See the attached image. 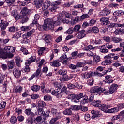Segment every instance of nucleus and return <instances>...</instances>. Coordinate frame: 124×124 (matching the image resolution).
Segmentation results:
<instances>
[{
  "label": "nucleus",
  "instance_id": "nucleus-56",
  "mask_svg": "<svg viewBox=\"0 0 124 124\" xmlns=\"http://www.w3.org/2000/svg\"><path fill=\"white\" fill-rule=\"evenodd\" d=\"M68 78H69L68 76H67L66 74H64L62 76V78L63 81H68L69 80Z\"/></svg>",
  "mask_w": 124,
  "mask_h": 124
},
{
  "label": "nucleus",
  "instance_id": "nucleus-36",
  "mask_svg": "<svg viewBox=\"0 0 124 124\" xmlns=\"http://www.w3.org/2000/svg\"><path fill=\"white\" fill-rule=\"evenodd\" d=\"M93 62L95 63H97L100 62V56L98 55H95L93 57Z\"/></svg>",
  "mask_w": 124,
  "mask_h": 124
},
{
  "label": "nucleus",
  "instance_id": "nucleus-47",
  "mask_svg": "<svg viewBox=\"0 0 124 124\" xmlns=\"http://www.w3.org/2000/svg\"><path fill=\"white\" fill-rule=\"evenodd\" d=\"M46 49V48H45V47H42L40 48L38 52V55L39 56H41V55H42V54L44 53V51H45Z\"/></svg>",
  "mask_w": 124,
  "mask_h": 124
},
{
  "label": "nucleus",
  "instance_id": "nucleus-38",
  "mask_svg": "<svg viewBox=\"0 0 124 124\" xmlns=\"http://www.w3.org/2000/svg\"><path fill=\"white\" fill-rule=\"evenodd\" d=\"M124 11L122 10L116 11L113 13V15H116V16H122V15H124Z\"/></svg>",
  "mask_w": 124,
  "mask_h": 124
},
{
  "label": "nucleus",
  "instance_id": "nucleus-41",
  "mask_svg": "<svg viewBox=\"0 0 124 124\" xmlns=\"http://www.w3.org/2000/svg\"><path fill=\"white\" fill-rule=\"evenodd\" d=\"M38 105L41 107H44V106H46V104L43 101H41V100H39L37 102Z\"/></svg>",
  "mask_w": 124,
  "mask_h": 124
},
{
  "label": "nucleus",
  "instance_id": "nucleus-53",
  "mask_svg": "<svg viewBox=\"0 0 124 124\" xmlns=\"http://www.w3.org/2000/svg\"><path fill=\"white\" fill-rule=\"evenodd\" d=\"M55 118H52L50 121V124H55L58 120L59 119H61V118H59L58 116H55Z\"/></svg>",
  "mask_w": 124,
  "mask_h": 124
},
{
  "label": "nucleus",
  "instance_id": "nucleus-15",
  "mask_svg": "<svg viewBox=\"0 0 124 124\" xmlns=\"http://www.w3.org/2000/svg\"><path fill=\"white\" fill-rule=\"evenodd\" d=\"M60 60L63 64H66V63L67 62V56L66 55V54L64 53L62 54L60 58Z\"/></svg>",
  "mask_w": 124,
  "mask_h": 124
},
{
  "label": "nucleus",
  "instance_id": "nucleus-57",
  "mask_svg": "<svg viewBox=\"0 0 124 124\" xmlns=\"http://www.w3.org/2000/svg\"><path fill=\"white\" fill-rule=\"evenodd\" d=\"M66 90H67V88L66 87V86H63V87L62 89V92L63 93L64 95L68 93V91H66Z\"/></svg>",
  "mask_w": 124,
  "mask_h": 124
},
{
  "label": "nucleus",
  "instance_id": "nucleus-18",
  "mask_svg": "<svg viewBox=\"0 0 124 124\" xmlns=\"http://www.w3.org/2000/svg\"><path fill=\"white\" fill-rule=\"evenodd\" d=\"M90 42L91 44H101L102 43V41L101 39L93 38L91 40Z\"/></svg>",
  "mask_w": 124,
  "mask_h": 124
},
{
  "label": "nucleus",
  "instance_id": "nucleus-10",
  "mask_svg": "<svg viewBox=\"0 0 124 124\" xmlns=\"http://www.w3.org/2000/svg\"><path fill=\"white\" fill-rule=\"evenodd\" d=\"M120 111L119 108L114 107L110 109H106V111H104L105 113H109L110 114H114L115 113H118Z\"/></svg>",
  "mask_w": 124,
  "mask_h": 124
},
{
  "label": "nucleus",
  "instance_id": "nucleus-44",
  "mask_svg": "<svg viewBox=\"0 0 124 124\" xmlns=\"http://www.w3.org/2000/svg\"><path fill=\"white\" fill-rule=\"evenodd\" d=\"M88 18H90V16L88 14H83L80 16L81 21H83V20H85V19H88Z\"/></svg>",
  "mask_w": 124,
  "mask_h": 124
},
{
  "label": "nucleus",
  "instance_id": "nucleus-43",
  "mask_svg": "<svg viewBox=\"0 0 124 124\" xmlns=\"http://www.w3.org/2000/svg\"><path fill=\"white\" fill-rule=\"evenodd\" d=\"M86 64H88V62H78V63H77L76 64V66L77 67H82L83 66H84V65H86Z\"/></svg>",
  "mask_w": 124,
  "mask_h": 124
},
{
  "label": "nucleus",
  "instance_id": "nucleus-40",
  "mask_svg": "<svg viewBox=\"0 0 124 124\" xmlns=\"http://www.w3.org/2000/svg\"><path fill=\"white\" fill-rule=\"evenodd\" d=\"M31 90L33 91V92H38L39 90H40V86L38 85H33L31 87Z\"/></svg>",
  "mask_w": 124,
  "mask_h": 124
},
{
  "label": "nucleus",
  "instance_id": "nucleus-58",
  "mask_svg": "<svg viewBox=\"0 0 124 124\" xmlns=\"http://www.w3.org/2000/svg\"><path fill=\"white\" fill-rule=\"evenodd\" d=\"M58 73L60 75H63L64 74H66L67 73V71L66 70L60 69L58 71Z\"/></svg>",
  "mask_w": 124,
  "mask_h": 124
},
{
  "label": "nucleus",
  "instance_id": "nucleus-33",
  "mask_svg": "<svg viewBox=\"0 0 124 124\" xmlns=\"http://www.w3.org/2000/svg\"><path fill=\"white\" fill-rule=\"evenodd\" d=\"M94 48H96V46L93 47L92 45H89L87 46H85L83 48V50L84 51H91V50H93V49H94Z\"/></svg>",
  "mask_w": 124,
  "mask_h": 124
},
{
  "label": "nucleus",
  "instance_id": "nucleus-64",
  "mask_svg": "<svg viewBox=\"0 0 124 124\" xmlns=\"http://www.w3.org/2000/svg\"><path fill=\"white\" fill-rule=\"evenodd\" d=\"M88 96H86L85 97V98H84L81 102L80 103L81 104H85L86 103H88Z\"/></svg>",
  "mask_w": 124,
  "mask_h": 124
},
{
  "label": "nucleus",
  "instance_id": "nucleus-13",
  "mask_svg": "<svg viewBox=\"0 0 124 124\" xmlns=\"http://www.w3.org/2000/svg\"><path fill=\"white\" fill-rule=\"evenodd\" d=\"M100 21L101 22L102 25H103L104 26H106V25H108V24H110L109 18L105 17L101 18L100 19Z\"/></svg>",
  "mask_w": 124,
  "mask_h": 124
},
{
  "label": "nucleus",
  "instance_id": "nucleus-20",
  "mask_svg": "<svg viewBox=\"0 0 124 124\" xmlns=\"http://www.w3.org/2000/svg\"><path fill=\"white\" fill-rule=\"evenodd\" d=\"M11 14L12 16H13L14 18H15V20H16V21L20 19V16L19 15L18 12L16 10H14L12 11Z\"/></svg>",
  "mask_w": 124,
  "mask_h": 124
},
{
  "label": "nucleus",
  "instance_id": "nucleus-16",
  "mask_svg": "<svg viewBox=\"0 0 124 124\" xmlns=\"http://www.w3.org/2000/svg\"><path fill=\"white\" fill-rule=\"evenodd\" d=\"M34 4L36 8H40V7H42V4H43V0H35L34 1Z\"/></svg>",
  "mask_w": 124,
  "mask_h": 124
},
{
  "label": "nucleus",
  "instance_id": "nucleus-30",
  "mask_svg": "<svg viewBox=\"0 0 124 124\" xmlns=\"http://www.w3.org/2000/svg\"><path fill=\"white\" fill-rule=\"evenodd\" d=\"M8 67L9 69H12L14 67V61L13 60L7 61Z\"/></svg>",
  "mask_w": 124,
  "mask_h": 124
},
{
  "label": "nucleus",
  "instance_id": "nucleus-3",
  "mask_svg": "<svg viewBox=\"0 0 124 124\" xmlns=\"http://www.w3.org/2000/svg\"><path fill=\"white\" fill-rule=\"evenodd\" d=\"M47 93H50L52 95H55L57 98H62V95L64 94L62 92V89L59 88H58L57 90H54L53 89L48 90Z\"/></svg>",
  "mask_w": 124,
  "mask_h": 124
},
{
  "label": "nucleus",
  "instance_id": "nucleus-61",
  "mask_svg": "<svg viewBox=\"0 0 124 124\" xmlns=\"http://www.w3.org/2000/svg\"><path fill=\"white\" fill-rule=\"evenodd\" d=\"M63 14L64 16H65L66 18H70V17H71V14L67 12L64 11L63 12Z\"/></svg>",
  "mask_w": 124,
  "mask_h": 124
},
{
  "label": "nucleus",
  "instance_id": "nucleus-22",
  "mask_svg": "<svg viewBox=\"0 0 124 124\" xmlns=\"http://www.w3.org/2000/svg\"><path fill=\"white\" fill-rule=\"evenodd\" d=\"M118 87L117 84H112L111 85L110 88H109L110 93L112 94L114 92H116V91L118 90Z\"/></svg>",
  "mask_w": 124,
  "mask_h": 124
},
{
  "label": "nucleus",
  "instance_id": "nucleus-19",
  "mask_svg": "<svg viewBox=\"0 0 124 124\" xmlns=\"http://www.w3.org/2000/svg\"><path fill=\"white\" fill-rule=\"evenodd\" d=\"M9 25V23L3 22V20H1V23H0V28H1V31H4Z\"/></svg>",
  "mask_w": 124,
  "mask_h": 124
},
{
  "label": "nucleus",
  "instance_id": "nucleus-7",
  "mask_svg": "<svg viewBox=\"0 0 124 124\" xmlns=\"http://www.w3.org/2000/svg\"><path fill=\"white\" fill-rule=\"evenodd\" d=\"M104 59H108V60H110V61H115L116 60H118L119 55L115 56V53H110L105 56Z\"/></svg>",
  "mask_w": 124,
  "mask_h": 124
},
{
  "label": "nucleus",
  "instance_id": "nucleus-26",
  "mask_svg": "<svg viewBox=\"0 0 124 124\" xmlns=\"http://www.w3.org/2000/svg\"><path fill=\"white\" fill-rule=\"evenodd\" d=\"M57 18L58 20H59V21H62L63 23H66V24H68V23H69V21L62 18V14H59Z\"/></svg>",
  "mask_w": 124,
  "mask_h": 124
},
{
  "label": "nucleus",
  "instance_id": "nucleus-31",
  "mask_svg": "<svg viewBox=\"0 0 124 124\" xmlns=\"http://www.w3.org/2000/svg\"><path fill=\"white\" fill-rule=\"evenodd\" d=\"M36 61V56H33L30 57L29 60L26 61V62H28L30 64L31 63V62H33Z\"/></svg>",
  "mask_w": 124,
  "mask_h": 124
},
{
  "label": "nucleus",
  "instance_id": "nucleus-24",
  "mask_svg": "<svg viewBox=\"0 0 124 124\" xmlns=\"http://www.w3.org/2000/svg\"><path fill=\"white\" fill-rule=\"evenodd\" d=\"M51 4H52V3L49 1H46L44 3V5L43 6L42 9L43 10H46V9H48L49 6H51Z\"/></svg>",
  "mask_w": 124,
  "mask_h": 124
},
{
  "label": "nucleus",
  "instance_id": "nucleus-25",
  "mask_svg": "<svg viewBox=\"0 0 124 124\" xmlns=\"http://www.w3.org/2000/svg\"><path fill=\"white\" fill-rule=\"evenodd\" d=\"M105 82L108 84H111V83H113L112 77L111 76H106L105 77Z\"/></svg>",
  "mask_w": 124,
  "mask_h": 124
},
{
  "label": "nucleus",
  "instance_id": "nucleus-59",
  "mask_svg": "<svg viewBox=\"0 0 124 124\" xmlns=\"http://www.w3.org/2000/svg\"><path fill=\"white\" fill-rule=\"evenodd\" d=\"M96 23V20H95V19H92L91 20H90V21L89 22L88 25L93 26V25H94V24H95Z\"/></svg>",
  "mask_w": 124,
  "mask_h": 124
},
{
  "label": "nucleus",
  "instance_id": "nucleus-51",
  "mask_svg": "<svg viewBox=\"0 0 124 124\" xmlns=\"http://www.w3.org/2000/svg\"><path fill=\"white\" fill-rule=\"evenodd\" d=\"M6 102L4 101L0 102V109H5Z\"/></svg>",
  "mask_w": 124,
  "mask_h": 124
},
{
  "label": "nucleus",
  "instance_id": "nucleus-62",
  "mask_svg": "<svg viewBox=\"0 0 124 124\" xmlns=\"http://www.w3.org/2000/svg\"><path fill=\"white\" fill-rule=\"evenodd\" d=\"M83 7H84V4H78L74 6V8L76 9L83 8Z\"/></svg>",
  "mask_w": 124,
  "mask_h": 124
},
{
  "label": "nucleus",
  "instance_id": "nucleus-9",
  "mask_svg": "<svg viewBox=\"0 0 124 124\" xmlns=\"http://www.w3.org/2000/svg\"><path fill=\"white\" fill-rule=\"evenodd\" d=\"M45 42L48 44V45H52L53 44V37L50 35H46L45 36L44 39Z\"/></svg>",
  "mask_w": 124,
  "mask_h": 124
},
{
  "label": "nucleus",
  "instance_id": "nucleus-48",
  "mask_svg": "<svg viewBox=\"0 0 124 124\" xmlns=\"http://www.w3.org/2000/svg\"><path fill=\"white\" fill-rule=\"evenodd\" d=\"M20 29H21V31H30V30H31L30 26H22L20 28Z\"/></svg>",
  "mask_w": 124,
  "mask_h": 124
},
{
  "label": "nucleus",
  "instance_id": "nucleus-37",
  "mask_svg": "<svg viewBox=\"0 0 124 124\" xmlns=\"http://www.w3.org/2000/svg\"><path fill=\"white\" fill-rule=\"evenodd\" d=\"M80 29H81V25L77 24L73 28V31L74 32H77L80 31Z\"/></svg>",
  "mask_w": 124,
  "mask_h": 124
},
{
  "label": "nucleus",
  "instance_id": "nucleus-29",
  "mask_svg": "<svg viewBox=\"0 0 124 124\" xmlns=\"http://www.w3.org/2000/svg\"><path fill=\"white\" fill-rule=\"evenodd\" d=\"M19 19H22L21 23L22 24H24L25 23H26V22H28V20H29V17H28L27 16H20Z\"/></svg>",
  "mask_w": 124,
  "mask_h": 124
},
{
  "label": "nucleus",
  "instance_id": "nucleus-32",
  "mask_svg": "<svg viewBox=\"0 0 124 124\" xmlns=\"http://www.w3.org/2000/svg\"><path fill=\"white\" fill-rule=\"evenodd\" d=\"M37 112L36 114H38L39 116H43L44 115V111H43V108H40V107L37 108Z\"/></svg>",
  "mask_w": 124,
  "mask_h": 124
},
{
  "label": "nucleus",
  "instance_id": "nucleus-34",
  "mask_svg": "<svg viewBox=\"0 0 124 124\" xmlns=\"http://www.w3.org/2000/svg\"><path fill=\"white\" fill-rule=\"evenodd\" d=\"M18 31V27H15V26H11L9 27V32H14L15 31Z\"/></svg>",
  "mask_w": 124,
  "mask_h": 124
},
{
  "label": "nucleus",
  "instance_id": "nucleus-49",
  "mask_svg": "<svg viewBox=\"0 0 124 124\" xmlns=\"http://www.w3.org/2000/svg\"><path fill=\"white\" fill-rule=\"evenodd\" d=\"M21 35H22V32L21 31L17 32L14 34V38H20V37H21Z\"/></svg>",
  "mask_w": 124,
  "mask_h": 124
},
{
  "label": "nucleus",
  "instance_id": "nucleus-14",
  "mask_svg": "<svg viewBox=\"0 0 124 124\" xmlns=\"http://www.w3.org/2000/svg\"><path fill=\"white\" fill-rule=\"evenodd\" d=\"M13 74L16 78H19L21 77V70L19 68H15L13 70Z\"/></svg>",
  "mask_w": 124,
  "mask_h": 124
},
{
  "label": "nucleus",
  "instance_id": "nucleus-2",
  "mask_svg": "<svg viewBox=\"0 0 124 124\" xmlns=\"http://www.w3.org/2000/svg\"><path fill=\"white\" fill-rule=\"evenodd\" d=\"M93 105L95 107H98L100 110H101L103 112H106V110L111 107V105H110L101 104V101L99 100L94 101L93 103Z\"/></svg>",
  "mask_w": 124,
  "mask_h": 124
},
{
  "label": "nucleus",
  "instance_id": "nucleus-60",
  "mask_svg": "<svg viewBox=\"0 0 124 124\" xmlns=\"http://www.w3.org/2000/svg\"><path fill=\"white\" fill-rule=\"evenodd\" d=\"M52 99V97L49 95H46L44 96V100L45 101H50Z\"/></svg>",
  "mask_w": 124,
  "mask_h": 124
},
{
  "label": "nucleus",
  "instance_id": "nucleus-46",
  "mask_svg": "<svg viewBox=\"0 0 124 124\" xmlns=\"http://www.w3.org/2000/svg\"><path fill=\"white\" fill-rule=\"evenodd\" d=\"M92 31L94 33H98L99 32V29L96 26L92 27Z\"/></svg>",
  "mask_w": 124,
  "mask_h": 124
},
{
  "label": "nucleus",
  "instance_id": "nucleus-42",
  "mask_svg": "<svg viewBox=\"0 0 124 124\" xmlns=\"http://www.w3.org/2000/svg\"><path fill=\"white\" fill-rule=\"evenodd\" d=\"M41 72V68L38 69L35 73H34L33 75H34L35 77H37L39 78V75H40V73Z\"/></svg>",
  "mask_w": 124,
  "mask_h": 124
},
{
  "label": "nucleus",
  "instance_id": "nucleus-63",
  "mask_svg": "<svg viewBox=\"0 0 124 124\" xmlns=\"http://www.w3.org/2000/svg\"><path fill=\"white\" fill-rule=\"evenodd\" d=\"M120 117H121L120 118V120L121 121H122V122H124V110L122 111L120 113Z\"/></svg>",
  "mask_w": 124,
  "mask_h": 124
},
{
  "label": "nucleus",
  "instance_id": "nucleus-45",
  "mask_svg": "<svg viewBox=\"0 0 124 124\" xmlns=\"http://www.w3.org/2000/svg\"><path fill=\"white\" fill-rule=\"evenodd\" d=\"M35 32V29H33L31 31H30L29 32H27V36L28 37H30V36H31L32 34H34V33Z\"/></svg>",
  "mask_w": 124,
  "mask_h": 124
},
{
  "label": "nucleus",
  "instance_id": "nucleus-52",
  "mask_svg": "<svg viewBox=\"0 0 124 124\" xmlns=\"http://www.w3.org/2000/svg\"><path fill=\"white\" fill-rule=\"evenodd\" d=\"M10 122L11 124H15L16 123H17V118L15 116H12L11 118Z\"/></svg>",
  "mask_w": 124,
  "mask_h": 124
},
{
  "label": "nucleus",
  "instance_id": "nucleus-55",
  "mask_svg": "<svg viewBox=\"0 0 124 124\" xmlns=\"http://www.w3.org/2000/svg\"><path fill=\"white\" fill-rule=\"evenodd\" d=\"M103 39L104 41H106V42H110L111 41V38L108 36H104L103 37Z\"/></svg>",
  "mask_w": 124,
  "mask_h": 124
},
{
  "label": "nucleus",
  "instance_id": "nucleus-23",
  "mask_svg": "<svg viewBox=\"0 0 124 124\" xmlns=\"http://www.w3.org/2000/svg\"><path fill=\"white\" fill-rule=\"evenodd\" d=\"M30 12H31V10L28 9L27 7H25L21 10V13L22 15H20V16H27V14H29Z\"/></svg>",
  "mask_w": 124,
  "mask_h": 124
},
{
  "label": "nucleus",
  "instance_id": "nucleus-4",
  "mask_svg": "<svg viewBox=\"0 0 124 124\" xmlns=\"http://www.w3.org/2000/svg\"><path fill=\"white\" fill-rule=\"evenodd\" d=\"M44 30H52L54 29L53 25V19L47 18L45 20L44 24L43 25Z\"/></svg>",
  "mask_w": 124,
  "mask_h": 124
},
{
  "label": "nucleus",
  "instance_id": "nucleus-17",
  "mask_svg": "<svg viewBox=\"0 0 124 124\" xmlns=\"http://www.w3.org/2000/svg\"><path fill=\"white\" fill-rule=\"evenodd\" d=\"M86 36V31L85 30H82L79 31L78 34V39H82Z\"/></svg>",
  "mask_w": 124,
  "mask_h": 124
},
{
  "label": "nucleus",
  "instance_id": "nucleus-12",
  "mask_svg": "<svg viewBox=\"0 0 124 124\" xmlns=\"http://www.w3.org/2000/svg\"><path fill=\"white\" fill-rule=\"evenodd\" d=\"M31 110H32V109H31V108H26L24 111V113L27 116H30L32 118H33L34 117V116H35V114H34V113H33V112H32V111H31Z\"/></svg>",
  "mask_w": 124,
  "mask_h": 124
},
{
  "label": "nucleus",
  "instance_id": "nucleus-6",
  "mask_svg": "<svg viewBox=\"0 0 124 124\" xmlns=\"http://www.w3.org/2000/svg\"><path fill=\"white\" fill-rule=\"evenodd\" d=\"M91 114H92L93 116H92V119H94L96 118H99L100 117H102L103 114L100 112V111L98 110H92Z\"/></svg>",
  "mask_w": 124,
  "mask_h": 124
},
{
  "label": "nucleus",
  "instance_id": "nucleus-39",
  "mask_svg": "<svg viewBox=\"0 0 124 124\" xmlns=\"http://www.w3.org/2000/svg\"><path fill=\"white\" fill-rule=\"evenodd\" d=\"M111 40L114 42V43H118V42H121V41H122V39L121 38L113 37L111 38Z\"/></svg>",
  "mask_w": 124,
  "mask_h": 124
},
{
  "label": "nucleus",
  "instance_id": "nucleus-27",
  "mask_svg": "<svg viewBox=\"0 0 124 124\" xmlns=\"http://www.w3.org/2000/svg\"><path fill=\"white\" fill-rule=\"evenodd\" d=\"M50 64L51 66H54V67H58V66L61 65L60 62L58 60L53 61L52 62H50Z\"/></svg>",
  "mask_w": 124,
  "mask_h": 124
},
{
  "label": "nucleus",
  "instance_id": "nucleus-1",
  "mask_svg": "<svg viewBox=\"0 0 124 124\" xmlns=\"http://www.w3.org/2000/svg\"><path fill=\"white\" fill-rule=\"evenodd\" d=\"M90 93L93 94H101L103 93L104 95H108V94H112V93H110V91H108V90L103 89L101 87H99L98 86L93 87L90 89Z\"/></svg>",
  "mask_w": 124,
  "mask_h": 124
},
{
  "label": "nucleus",
  "instance_id": "nucleus-35",
  "mask_svg": "<svg viewBox=\"0 0 124 124\" xmlns=\"http://www.w3.org/2000/svg\"><path fill=\"white\" fill-rule=\"evenodd\" d=\"M30 63H28L27 62H25V67L23 69V71L24 72H30V70H31V69L30 68Z\"/></svg>",
  "mask_w": 124,
  "mask_h": 124
},
{
  "label": "nucleus",
  "instance_id": "nucleus-50",
  "mask_svg": "<svg viewBox=\"0 0 124 124\" xmlns=\"http://www.w3.org/2000/svg\"><path fill=\"white\" fill-rule=\"evenodd\" d=\"M20 52L23 53L24 55H28L29 54V51L27 48L21 47L20 49Z\"/></svg>",
  "mask_w": 124,
  "mask_h": 124
},
{
  "label": "nucleus",
  "instance_id": "nucleus-28",
  "mask_svg": "<svg viewBox=\"0 0 124 124\" xmlns=\"http://www.w3.org/2000/svg\"><path fill=\"white\" fill-rule=\"evenodd\" d=\"M14 92H15V93H20L22 91H23V87L21 86H17L15 87V88L14 89Z\"/></svg>",
  "mask_w": 124,
  "mask_h": 124
},
{
  "label": "nucleus",
  "instance_id": "nucleus-54",
  "mask_svg": "<svg viewBox=\"0 0 124 124\" xmlns=\"http://www.w3.org/2000/svg\"><path fill=\"white\" fill-rule=\"evenodd\" d=\"M107 48L108 49H109V50L114 48V46L113 45H109L108 46H106L105 45L101 46V48L102 47Z\"/></svg>",
  "mask_w": 124,
  "mask_h": 124
},
{
  "label": "nucleus",
  "instance_id": "nucleus-11",
  "mask_svg": "<svg viewBox=\"0 0 124 124\" xmlns=\"http://www.w3.org/2000/svg\"><path fill=\"white\" fill-rule=\"evenodd\" d=\"M51 113L55 116V117H58V118H62V115H61V112L58 111L57 109L52 108L51 109Z\"/></svg>",
  "mask_w": 124,
  "mask_h": 124
},
{
  "label": "nucleus",
  "instance_id": "nucleus-8",
  "mask_svg": "<svg viewBox=\"0 0 124 124\" xmlns=\"http://www.w3.org/2000/svg\"><path fill=\"white\" fill-rule=\"evenodd\" d=\"M4 51L7 54H12L15 52V47L10 46H6L4 47Z\"/></svg>",
  "mask_w": 124,
  "mask_h": 124
},
{
  "label": "nucleus",
  "instance_id": "nucleus-5",
  "mask_svg": "<svg viewBox=\"0 0 124 124\" xmlns=\"http://www.w3.org/2000/svg\"><path fill=\"white\" fill-rule=\"evenodd\" d=\"M80 108V106H73L71 108L66 109L63 111V114L64 115H67L68 116H70L72 115V111L71 110H74L75 111H77L79 110Z\"/></svg>",
  "mask_w": 124,
  "mask_h": 124
},
{
  "label": "nucleus",
  "instance_id": "nucleus-21",
  "mask_svg": "<svg viewBox=\"0 0 124 124\" xmlns=\"http://www.w3.org/2000/svg\"><path fill=\"white\" fill-rule=\"evenodd\" d=\"M94 74L93 72H85L83 75L82 77L84 78V79H89L92 76H93Z\"/></svg>",
  "mask_w": 124,
  "mask_h": 124
}]
</instances>
